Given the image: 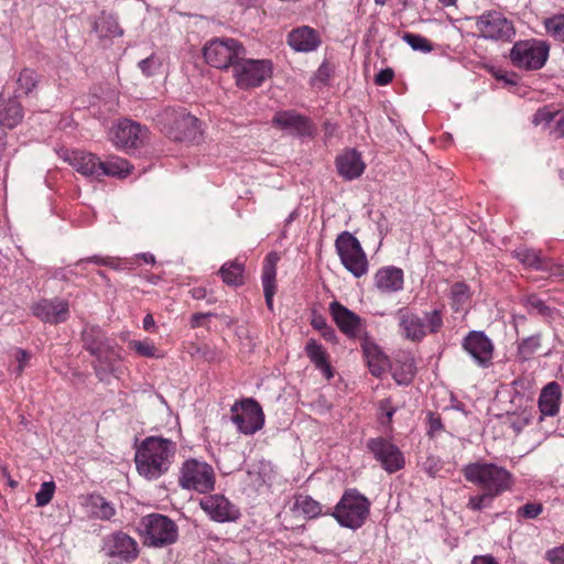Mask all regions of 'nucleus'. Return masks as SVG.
Segmentation results:
<instances>
[{"label":"nucleus","instance_id":"nucleus-50","mask_svg":"<svg viewBox=\"0 0 564 564\" xmlns=\"http://www.w3.org/2000/svg\"><path fill=\"white\" fill-rule=\"evenodd\" d=\"M130 347L134 349V351L142 357H154L156 348L153 344L149 341L142 340H132L130 341Z\"/></svg>","mask_w":564,"mask_h":564},{"label":"nucleus","instance_id":"nucleus-6","mask_svg":"<svg viewBox=\"0 0 564 564\" xmlns=\"http://www.w3.org/2000/svg\"><path fill=\"white\" fill-rule=\"evenodd\" d=\"M216 475L207 462L188 458L183 462L178 474V486L185 490L207 494L215 489Z\"/></svg>","mask_w":564,"mask_h":564},{"label":"nucleus","instance_id":"nucleus-46","mask_svg":"<svg viewBox=\"0 0 564 564\" xmlns=\"http://www.w3.org/2000/svg\"><path fill=\"white\" fill-rule=\"evenodd\" d=\"M55 491V484L53 481H45L41 485L40 490L35 494V501L37 507H44L52 500Z\"/></svg>","mask_w":564,"mask_h":564},{"label":"nucleus","instance_id":"nucleus-17","mask_svg":"<svg viewBox=\"0 0 564 564\" xmlns=\"http://www.w3.org/2000/svg\"><path fill=\"white\" fill-rule=\"evenodd\" d=\"M199 506L215 522H235L240 518L239 508L221 494L203 497Z\"/></svg>","mask_w":564,"mask_h":564},{"label":"nucleus","instance_id":"nucleus-38","mask_svg":"<svg viewBox=\"0 0 564 564\" xmlns=\"http://www.w3.org/2000/svg\"><path fill=\"white\" fill-rule=\"evenodd\" d=\"M243 264L235 260L224 263L219 269V274L227 285L238 286L243 283Z\"/></svg>","mask_w":564,"mask_h":564},{"label":"nucleus","instance_id":"nucleus-29","mask_svg":"<svg viewBox=\"0 0 564 564\" xmlns=\"http://www.w3.org/2000/svg\"><path fill=\"white\" fill-rule=\"evenodd\" d=\"M562 392L557 382H549L541 391L539 397L540 419L544 416H555L560 410Z\"/></svg>","mask_w":564,"mask_h":564},{"label":"nucleus","instance_id":"nucleus-20","mask_svg":"<svg viewBox=\"0 0 564 564\" xmlns=\"http://www.w3.org/2000/svg\"><path fill=\"white\" fill-rule=\"evenodd\" d=\"M272 123L281 130L297 137H308L314 133V127L310 119L295 110L278 111L272 118Z\"/></svg>","mask_w":564,"mask_h":564},{"label":"nucleus","instance_id":"nucleus-59","mask_svg":"<svg viewBox=\"0 0 564 564\" xmlns=\"http://www.w3.org/2000/svg\"><path fill=\"white\" fill-rule=\"evenodd\" d=\"M312 326L321 332L328 327L326 319L322 315H316L313 317Z\"/></svg>","mask_w":564,"mask_h":564},{"label":"nucleus","instance_id":"nucleus-5","mask_svg":"<svg viewBox=\"0 0 564 564\" xmlns=\"http://www.w3.org/2000/svg\"><path fill=\"white\" fill-rule=\"evenodd\" d=\"M401 335L412 341H421L427 333H437L443 326L441 310H433L424 314V319L416 313L400 308L397 312Z\"/></svg>","mask_w":564,"mask_h":564},{"label":"nucleus","instance_id":"nucleus-24","mask_svg":"<svg viewBox=\"0 0 564 564\" xmlns=\"http://www.w3.org/2000/svg\"><path fill=\"white\" fill-rule=\"evenodd\" d=\"M286 42L295 52L310 53L319 47L321 37L316 30L302 25L289 32Z\"/></svg>","mask_w":564,"mask_h":564},{"label":"nucleus","instance_id":"nucleus-23","mask_svg":"<svg viewBox=\"0 0 564 564\" xmlns=\"http://www.w3.org/2000/svg\"><path fill=\"white\" fill-rule=\"evenodd\" d=\"M329 312L338 328L348 337H357L361 332V318L337 301L329 304Z\"/></svg>","mask_w":564,"mask_h":564},{"label":"nucleus","instance_id":"nucleus-42","mask_svg":"<svg viewBox=\"0 0 564 564\" xmlns=\"http://www.w3.org/2000/svg\"><path fill=\"white\" fill-rule=\"evenodd\" d=\"M532 122L535 126H539V124L550 126L552 122H555L556 127L558 128V131H560L558 134L560 135L564 134V128H562L563 117L560 116L558 112H554L546 107L539 109L534 113Z\"/></svg>","mask_w":564,"mask_h":564},{"label":"nucleus","instance_id":"nucleus-28","mask_svg":"<svg viewBox=\"0 0 564 564\" xmlns=\"http://www.w3.org/2000/svg\"><path fill=\"white\" fill-rule=\"evenodd\" d=\"M23 116V108L18 98L0 96V128H15L22 121Z\"/></svg>","mask_w":564,"mask_h":564},{"label":"nucleus","instance_id":"nucleus-45","mask_svg":"<svg viewBox=\"0 0 564 564\" xmlns=\"http://www.w3.org/2000/svg\"><path fill=\"white\" fill-rule=\"evenodd\" d=\"M496 497L497 496L482 490V494L469 497L467 508L473 511H481L484 509L490 508Z\"/></svg>","mask_w":564,"mask_h":564},{"label":"nucleus","instance_id":"nucleus-55","mask_svg":"<svg viewBox=\"0 0 564 564\" xmlns=\"http://www.w3.org/2000/svg\"><path fill=\"white\" fill-rule=\"evenodd\" d=\"M108 260L112 264H106V267L112 268L115 270H123V269L128 268V264H132V262L130 260H128V259L121 260V259H118V258H110V257H108Z\"/></svg>","mask_w":564,"mask_h":564},{"label":"nucleus","instance_id":"nucleus-10","mask_svg":"<svg viewBox=\"0 0 564 564\" xmlns=\"http://www.w3.org/2000/svg\"><path fill=\"white\" fill-rule=\"evenodd\" d=\"M246 55L243 45L232 37H216L208 41L203 48V56L208 65L219 69L234 67Z\"/></svg>","mask_w":564,"mask_h":564},{"label":"nucleus","instance_id":"nucleus-27","mask_svg":"<svg viewBox=\"0 0 564 564\" xmlns=\"http://www.w3.org/2000/svg\"><path fill=\"white\" fill-rule=\"evenodd\" d=\"M280 257L276 252H270L263 262L262 268V286L265 299V304L270 311L273 310V296L275 293V275H276V263Z\"/></svg>","mask_w":564,"mask_h":564},{"label":"nucleus","instance_id":"nucleus-2","mask_svg":"<svg viewBox=\"0 0 564 564\" xmlns=\"http://www.w3.org/2000/svg\"><path fill=\"white\" fill-rule=\"evenodd\" d=\"M462 471L468 482L497 497L510 491L514 484L513 475L503 466L495 463L485 460L469 463L464 466Z\"/></svg>","mask_w":564,"mask_h":564},{"label":"nucleus","instance_id":"nucleus-54","mask_svg":"<svg viewBox=\"0 0 564 564\" xmlns=\"http://www.w3.org/2000/svg\"><path fill=\"white\" fill-rule=\"evenodd\" d=\"M84 263H95V264H98V265L112 264L108 260V258H102V257H99V256H93V257H89V258L80 259L79 261L76 262V267H80Z\"/></svg>","mask_w":564,"mask_h":564},{"label":"nucleus","instance_id":"nucleus-41","mask_svg":"<svg viewBox=\"0 0 564 564\" xmlns=\"http://www.w3.org/2000/svg\"><path fill=\"white\" fill-rule=\"evenodd\" d=\"M90 506L93 514L100 520H110L116 514L112 503L101 496H93Z\"/></svg>","mask_w":564,"mask_h":564},{"label":"nucleus","instance_id":"nucleus-31","mask_svg":"<svg viewBox=\"0 0 564 564\" xmlns=\"http://www.w3.org/2000/svg\"><path fill=\"white\" fill-rule=\"evenodd\" d=\"M82 341L84 349L94 356L108 345H111L113 340L99 326L87 325L82 332Z\"/></svg>","mask_w":564,"mask_h":564},{"label":"nucleus","instance_id":"nucleus-8","mask_svg":"<svg viewBox=\"0 0 564 564\" xmlns=\"http://www.w3.org/2000/svg\"><path fill=\"white\" fill-rule=\"evenodd\" d=\"M140 524L144 544L148 546L164 547L177 541L178 528L167 516L147 514L141 519Z\"/></svg>","mask_w":564,"mask_h":564},{"label":"nucleus","instance_id":"nucleus-1","mask_svg":"<svg viewBox=\"0 0 564 564\" xmlns=\"http://www.w3.org/2000/svg\"><path fill=\"white\" fill-rule=\"evenodd\" d=\"M175 454V442L162 436H148L135 451L137 470L145 479L155 480L169 471Z\"/></svg>","mask_w":564,"mask_h":564},{"label":"nucleus","instance_id":"nucleus-4","mask_svg":"<svg viewBox=\"0 0 564 564\" xmlns=\"http://www.w3.org/2000/svg\"><path fill=\"white\" fill-rule=\"evenodd\" d=\"M370 513V501L357 489H347L329 513L343 528H361Z\"/></svg>","mask_w":564,"mask_h":564},{"label":"nucleus","instance_id":"nucleus-58","mask_svg":"<svg viewBox=\"0 0 564 564\" xmlns=\"http://www.w3.org/2000/svg\"><path fill=\"white\" fill-rule=\"evenodd\" d=\"M471 564H499L491 555L475 556Z\"/></svg>","mask_w":564,"mask_h":564},{"label":"nucleus","instance_id":"nucleus-37","mask_svg":"<svg viewBox=\"0 0 564 564\" xmlns=\"http://www.w3.org/2000/svg\"><path fill=\"white\" fill-rule=\"evenodd\" d=\"M451 306L455 312L465 310L471 300L470 288L464 282H456L449 290Z\"/></svg>","mask_w":564,"mask_h":564},{"label":"nucleus","instance_id":"nucleus-44","mask_svg":"<svg viewBox=\"0 0 564 564\" xmlns=\"http://www.w3.org/2000/svg\"><path fill=\"white\" fill-rule=\"evenodd\" d=\"M402 40L411 46L413 51L430 53L433 51V44L424 36L415 33H404Z\"/></svg>","mask_w":564,"mask_h":564},{"label":"nucleus","instance_id":"nucleus-15","mask_svg":"<svg viewBox=\"0 0 564 564\" xmlns=\"http://www.w3.org/2000/svg\"><path fill=\"white\" fill-rule=\"evenodd\" d=\"M366 447L388 474L397 473L404 467L402 452L388 438L381 436L369 438Z\"/></svg>","mask_w":564,"mask_h":564},{"label":"nucleus","instance_id":"nucleus-62","mask_svg":"<svg viewBox=\"0 0 564 564\" xmlns=\"http://www.w3.org/2000/svg\"><path fill=\"white\" fill-rule=\"evenodd\" d=\"M191 294L195 300H203L206 297V290L204 288H194L191 290Z\"/></svg>","mask_w":564,"mask_h":564},{"label":"nucleus","instance_id":"nucleus-64","mask_svg":"<svg viewBox=\"0 0 564 564\" xmlns=\"http://www.w3.org/2000/svg\"><path fill=\"white\" fill-rule=\"evenodd\" d=\"M74 272L72 270H66L65 268H59L55 271L54 276L61 280H68V274H73Z\"/></svg>","mask_w":564,"mask_h":564},{"label":"nucleus","instance_id":"nucleus-51","mask_svg":"<svg viewBox=\"0 0 564 564\" xmlns=\"http://www.w3.org/2000/svg\"><path fill=\"white\" fill-rule=\"evenodd\" d=\"M30 358H31V355L26 350L21 349V348L17 349L15 359L18 361V367L15 369V372L18 376H20L23 372Z\"/></svg>","mask_w":564,"mask_h":564},{"label":"nucleus","instance_id":"nucleus-11","mask_svg":"<svg viewBox=\"0 0 564 564\" xmlns=\"http://www.w3.org/2000/svg\"><path fill=\"white\" fill-rule=\"evenodd\" d=\"M272 75V62L270 59L241 58L234 64L232 76L237 87L249 89L261 86Z\"/></svg>","mask_w":564,"mask_h":564},{"label":"nucleus","instance_id":"nucleus-39","mask_svg":"<svg viewBox=\"0 0 564 564\" xmlns=\"http://www.w3.org/2000/svg\"><path fill=\"white\" fill-rule=\"evenodd\" d=\"M294 509L300 511L306 519H315L323 513L322 505L308 495H297L294 501Z\"/></svg>","mask_w":564,"mask_h":564},{"label":"nucleus","instance_id":"nucleus-33","mask_svg":"<svg viewBox=\"0 0 564 564\" xmlns=\"http://www.w3.org/2000/svg\"><path fill=\"white\" fill-rule=\"evenodd\" d=\"M305 351L310 360L323 372L325 378L330 379L333 377V371L323 346L315 339H310L306 343Z\"/></svg>","mask_w":564,"mask_h":564},{"label":"nucleus","instance_id":"nucleus-25","mask_svg":"<svg viewBox=\"0 0 564 564\" xmlns=\"http://www.w3.org/2000/svg\"><path fill=\"white\" fill-rule=\"evenodd\" d=\"M338 174L346 181H352L361 176L365 163L361 154L356 150H347L336 159Z\"/></svg>","mask_w":564,"mask_h":564},{"label":"nucleus","instance_id":"nucleus-14","mask_svg":"<svg viewBox=\"0 0 564 564\" xmlns=\"http://www.w3.org/2000/svg\"><path fill=\"white\" fill-rule=\"evenodd\" d=\"M231 421L239 432L246 435H252L262 429L264 414L257 401L247 399L239 404L236 403L232 405Z\"/></svg>","mask_w":564,"mask_h":564},{"label":"nucleus","instance_id":"nucleus-35","mask_svg":"<svg viewBox=\"0 0 564 564\" xmlns=\"http://www.w3.org/2000/svg\"><path fill=\"white\" fill-rule=\"evenodd\" d=\"M100 176L126 177L130 174L131 165L126 159L119 156H109L106 161H100Z\"/></svg>","mask_w":564,"mask_h":564},{"label":"nucleus","instance_id":"nucleus-21","mask_svg":"<svg viewBox=\"0 0 564 564\" xmlns=\"http://www.w3.org/2000/svg\"><path fill=\"white\" fill-rule=\"evenodd\" d=\"M147 130L139 123L124 119L111 130V141L117 148H138L145 139Z\"/></svg>","mask_w":564,"mask_h":564},{"label":"nucleus","instance_id":"nucleus-16","mask_svg":"<svg viewBox=\"0 0 564 564\" xmlns=\"http://www.w3.org/2000/svg\"><path fill=\"white\" fill-rule=\"evenodd\" d=\"M121 351V347L112 341L111 345L93 356L95 360L91 366L99 381L109 382L110 377L120 378L123 375Z\"/></svg>","mask_w":564,"mask_h":564},{"label":"nucleus","instance_id":"nucleus-19","mask_svg":"<svg viewBox=\"0 0 564 564\" xmlns=\"http://www.w3.org/2000/svg\"><path fill=\"white\" fill-rule=\"evenodd\" d=\"M512 257L525 268L549 273L550 275L562 276L564 270L552 259L542 254L541 250L520 247L512 251Z\"/></svg>","mask_w":564,"mask_h":564},{"label":"nucleus","instance_id":"nucleus-34","mask_svg":"<svg viewBox=\"0 0 564 564\" xmlns=\"http://www.w3.org/2000/svg\"><path fill=\"white\" fill-rule=\"evenodd\" d=\"M364 355L371 375L380 377L386 370L387 357L379 347L373 344L364 345Z\"/></svg>","mask_w":564,"mask_h":564},{"label":"nucleus","instance_id":"nucleus-60","mask_svg":"<svg viewBox=\"0 0 564 564\" xmlns=\"http://www.w3.org/2000/svg\"><path fill=\"white\" fill-rule=\"evenodd\" d=\"M143 328L148 332L155 330V321L151 314H147L143 318Z\"/></svg>","mask_w":564,"mask_h":564},{"label":"nucleus","instance_id":"nucleus-18","mask_svg":"<svg viewBox=\"0 0 564 564\" xmlns=\"http://www.w3.org/2000/svg\"><path fill=\"white\" fill-rule=\"evenodd\" d=\"M462 346L480 368H488L492 364L494 344L481 330H471L464 337Z\"/></svg>","mask_w":564,"mask_h":564},{"label":"nucleus","instance_id":"nucleus-26","mask_svg":"<svg viewBox=\"0 0 564 564\" xmlns=\"http://www.w3.org/2000/svg\"><path fill=\"white\" fill-rule=\"evenodd\" d=\"M69 164L80 174L87 177H100V160L90 152L73 151L68 156Z\"/></svg>","mask_w":564,"mask_h":564},{"label":"nucleus","instance_id":"nucleus-63","mask_svg":"<svg viewBox=\"0 0 564 564\" xmlns=\"http://www.w3.org/2000/svg\"><path fill=\"white\" fill-rule=\"evenodd\" d=\"M389 409H395V406L392 405L391 399H383L379 402V410L381 413L389 411Z\"/></svg>","mask_w":564,"mask_h":564},{"label":"nucleus","instance_id":"nucleus-53","mask_svg":"<svg viewBox=\"0 0 564 564\" xmlns=\"http://www.w3.org/2000/svg\"><path fill=\"white\" fill-rule=\"evenodd\" d=\"M394 73L391 68L381 69L375 78V83L379 86L388 85L392 82Z\"/></svg>","mask_w":564,"mask_h":564},{"label":"nucleus","instance_id":"nucleus-22","mask_svg":"<svg viewBox=\"0 0 564 564\" xmlns=\"http://www.w3.org/2000/svg\"><path fill=\"white\" fill-rule=\"evenodd\" d=\"M33 314L44 323L59 324L69 316L68 303L59 300H42L32 307Z\"/></svg>","mask_w":564,"mask_h":564},{"label":"nucleus","instance_id":"nucleus-9","mask_svg":"<svg viewBox=\"0 0 564 564\" xmlns=\"http://www.w3.org/2000/svg\"><path fill=\"white\" fill-rule=\"evenodd\" d=\"M473 20L477 35L486 41L511 42L516 35L513 22L500 11L488 10Z\"/></svg>","mask_w":564,"mask_h":564},{"label":"nucleus","instance_id":"nucleus-36","mask_svg":"<svg viewBox=\"0 0 564 564\" xmlns=\"http://www.w3.org/2000/svg\"><path fill=\"white\" fill-rule=\"evenodd\" d=\"M94 31L99 37H116L123 34V30L120 28L117 18L112 14L105 12L95 21Z\"/></svg>","mask_w":564,"mask_h":564},{"label":"nucleus","instance_id":"nucleus-40","mask_svg":"<svg viewBox=\"0 0 564 564\" xmlns=\"http://www.w3.org/2000/svg\"><path fill=\"white\" fill-rule=\"evenodd\" d=\"M541 347V335L534 334L529 337L521 339L518 343V357L522 361H527L531 359V357L540 349Z\"/></svg>","mask_w":564,"mask_h":564},{"label":"nucleus","instance_id":"nucleus-47","mask_svg":"<svg viewBox=\"0 0 564 564\" xmlns=\"http://www.w3.org/2000/svg\"><path fill=\"white\" fill-rule=\"evenodd\" d=\"M527 306L530 312H535L536 314L544 316V317H550L553 313V310L551 307H549L544 303V301H542L536 295H530L527 299Z\"/></svg>","mask_w":564,"mask_h":564},{"label":"nucleus","instance_id":"nucleus-7","mask_svg":"<svg viewBox=\"0 0 564 564\" xmlns=\"http://www.w3.org/2000/svg\"><path fill=\"white\" fill-rule=\"evenodd\" d=\"M550 53V45L541 40L529 39L517 41L509 53L511 64L522 70L541 69Z\"/></svg>","mask_w":564,"mask_h":564},{"label":"nucleus","instance_id":"nucleus-49","mask_svg":"<svg viewBox=\"0 0 564 564\" xmlns=\"http://www.w3.org/2000/svg\"><path fill=\"white\" fill-rule=\"evenodd\" d=\"M543 511V506L538 502H529L517 510V516L524 519H535Z\"/></svg>","mask_w":564,"mask_h":564},{"label":"nucleus","instance_id":"nucleus-61","mask_svg":"<svg viewBox=\"0 0 564 564\" xmlns=\"http://www.w3.org/2000/svg\"><path fill=\"white\" fill-rule=\"evenodd\" d=\"M442 421L438 416L431 415L430 417V432H436L442 429Z\"/></svg>","mask_w":564,"mask_h":564},{"label":"nucleus","instance_id":"nucleus-12","mask_svg":"<svg viewBox=\"0 0 564 564\" xmlns=\"http://www.w3.org/2000/svg\"><path fill=\"white\" fill-rule=\"evenodd\" d=\"M335 248L341 264L355 278L368 272V260L359 240L348 231H343L335 240Z\"/></svg>","mask_w":564,"mask_h":564},{"label":"nucleus","instance_id":"nucleus-56","mask_svg":"<svg viewBox=\"0 0 564 564\" xmlns=\"http://www.w3.org/2000/svg\"><path fill=\"white\" fill-rule=\"evenodd\" d=\"M496 78L498 80L505 82L508 85H517L518 84L516 74H508L506 72H499V73H496Z\"/></svg>","mask_w":564,"mask_h":564},{"label":"nucleus","instance_id":"nucleus-30","mask_svg":"<svg viewBox=\"0 0 564 564\" xmlns=\"http://www.w3.org/2000/svg\"><path fill=\"white\" fill-rule=\"evenodd\" d=\"M375 284L382 293H394L403 288V271L395 267H387L377 271Z\"/></svg>","mask_w":564,"mask_h":564},{"label":"nucleus","instance_id":"nucleus-13","mask_svg":"<svg viewBox=\"0 0 564 564\" xmlns=\"http://www.w3.org/2000/svg\"><path fill=\"white\" fill-rule=\"evenodd\" d=\"M101 551L116 563H130L139 555L138 542L122 531H116L102 539Z\"/></svg>","mask_w":564,"mask_h":564},{"label":"nucleus","instance_id":"nucleus-3","mask_svg":"<svg viewBox=\"0 0 564 564\" xmlns=\"http://www.w3.org/2000/svg\"><path fill=\"white\" fill-rule=\"evenodd\" d=\"M154 122L173 141L194 142L202 135L198 119L183 107H166L155 116Z\"/></svg>","mask_w":564,"mask_h":564},{"label":"nucleus","instance_id":"nucleus-32","mask_svg":"<svg viewBox=\"0 0 564 564\" xmlns=\"http://www.w3.org/2000/svg\"><path fill=\"white\" fill-rule=\"evenodd\" d=\"M40 83V75L32 68L25 67L20 70L15 79V98L33 96Z\"/></svg>","mask_w":564,"mask_h":564},{"label":"nucleus","instance_id":"nucleus-57","mask_svg":"<svg viewBox=\"0 0 564 564\" xmlns=\"http://www.w3.org/2000/svg\"><path fill=\"white\" fill-rule=\"evenodd\" d=\"M213 314L212 313H196L192 316L191 318V327L192 328H197L199 326H202L203 324V321L205 318H208L210 317Z\"/></svg>","mask_w":564,"mask_h":564},{"label":"nucleus","instance_id":"nucleus-43","mask_svg":"<svg viewBox=\"0 0 564 564\" xmlns=\"http://www.w3.org/2000/svg\"><path fill=\"white\" fill-rule=\"evenodd\" d=\"M544 26L550 36L564 43V14L547 18L544 22Z\"/></svg>","mask_w":564,"mask_h":564},{"label":"nucleus","instance_id":"nucleus-48","mask_svg":"<svg viewBox=\"0 0 564 564\" xmlns=\"http://www.w3.org/2000/svg\"><path fill=\"white\" fill-rule=\"evenodd\" d=\"M138 65L143 75L151 77L159 72L161 67V61L156 55L152 54L149 57L140 61Z\"/></svg>","mask_w":564,"mask_h":564},{"label":"nucleus","instance_id":"nucleus-52","mask_svg":"<svg viewBox=\"0 0 564 564\" xmlns=\"http://www.w3.org/2000/svg\"><path fill=\"white\" fill-rule=\"evenodd\" d=\"M546 560L551 564H564V546L555 547L547 551Z\"/></svg>","mask_w":564,"mask_h":564}]
</instances>
